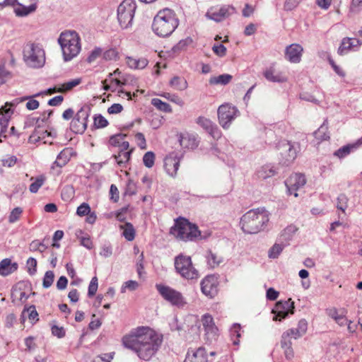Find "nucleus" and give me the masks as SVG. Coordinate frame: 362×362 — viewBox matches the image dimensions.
Segmentation results:
<instances>
[{
    "label": "nucleus",
    "mask_w": 362,
    "mask_h": 362,
    "mask_svg": "<svg viewBox=\"0 0 362 362\" xmlns=\"http://www.w3.org/2000/svg\"><path fill=\"white\" fill-rule=\"evenodd\" d=\"M127 64L132 69H142L148 64V60L145 58L134 59L132 57L127 58Z\"/></svg>",
    "instance_id": "nucleus-32"
},
{
    "label": "nucleus",
    "mask_w": 362,
    "mask_h": 362,
    "mask_svg": "<svg viewBox=\"0 0 362 362\" xmlns=\"http://www.w3.org/2000/svg\"><path fill=\"white\" fill-rule=\"evenodd\" d=\"M72 149L71 148H64L62 150L59 154L57 156V158L54 162V163L59 167L64 166L70 160L71 156Z\"/></svg>",
    "instance_id": "nucleus-28"
},
{
    "label": "nucleus",
    "mask_w": 362,
    "mask_h": 362,
    "mask_svg": "<svg viewBox=\"0 0 362 362\" xmlns=\"http://www.w3.org/2000/svg\"><path fill=\"white\" fill-rule=\"evenodd\" d=\"M25 314H28V318L32 323L38 321V313L36 311L35 307L34 305H31L27 309H24L22 313V316L24 317Z\"/></svg>",
    "instance_id": "nucleus-43"
},
{
    "label": "nucleus",
    "mask_w": 362,
    "mask_h": 362,
    "mask_svg": "<svg viewBox=\"0 0 362 362\" xmlns=\"http://www.w3.org/2000/svg\"><path fill=\"white\" fill-rule=\"evenodd\" d=\"M90 213V206L87 203L81 204L77 208V210H76V214L80 216L88 215Z\"/></svg>",
    "instance_id": "nucleus-54"
},
{
    "label": "nucleus",
    "mask_w": 362,
    "mask_h": 362,
    "mask_svg": "<svg viewBox=\"0 0 362 362\" xmlns=\"http://www.w3.org/2000/svg\"><path fill=\"white\" fill-rule=\"evenodd\" d=\"M303 48L298 44L288 46L285 51L286 59L291 63H299L301 59Z\"/></svg>",
    "instance_id": "nucleus-20"
},
{
    "label": "nucleus",
    "mask_w": 362,
    "mask_h": 362,
    "mask_svg": "<svg viewBox=\"0 0 362 362\" xmlns=\"http://www.w3.org/2000/svg\"><path fill=\"white\" fill-rule=\"evenodd\" d=\"M18 4V7L14 9L15 13L18 16H25L34 12L37 8L36 4H33L29 6H25L19 4Z\"/></svg>",
    "instance_id": "nucleus-35"
},
{
    "label": "nucleus",
    "mask_w": 362,
    "mask_h": 362,
    "mask_svg": "<svg viewBox=\"0 0 362 362\" xmlns=\"http://www.w3.org/2000/svg\"><path fill=\"white\" fill-rule=\"evenodd\" d=\"M98 278L96 276H94L91 279V281L88 286V296L89 297L93 296L98 290Z\"/></svg>",
    "instance_id": "nucleus-52"
},
{
    "label": "nucleus",
    "mask_w": 362,
    "mask_h": 362,
    "mask_svg": "<svg viewBox=\"0 0 362 362\" xmlns=\"http://www.w3.org/2000/svg\"><path fill=\"white\" fill-rule=\"evenodd\" d=\"M18 103V99H16L11 103H6L5 105L0 108V125L1 127L0 138L6 137V132L8 124L13 113V110L11 109V107L15 106Z\"/></svg>",
    "instance_id": "nucleus-14"
},
{
    "label": "nucleus",
    "mask_w": 362,
    "mask_h": 362,
    "mask_svg": "<svg viewBox=\"0 0 362 362\" xmlns=\"http://www.w3.org/2000/svg\"><path fill=\"white\" fill-rule=\"evenodd\" d=\"M29 249L31 252L38 251L42 253L46 250L47 246L38 240H35L30 243Z\"/></svg>",
    "instance_id": "nucleus-46"
},
{
    "label": "nucleus",
    "mask_w": 362,
    "mask_h": 362,
    "mask_svg": "<svg viewBox=\"0 0 362 362\" xmlns=\"http://www.w3.org/2000/svg\"><path fill=\"white\" fill-rule=\"evenodd\" d=\"M348 200L349 199L345 194H339L337 197V208L342 212H345L348 207Z\"/></svg>",
    "instance_id": "nucleus-47"
},
{
    "label": "nucleus",
    "mask_w": 362,
    "mask_h": 362,
    "mask_svg": "<svg viewBox=\"0 0 362 362\" xmlns=\"http://www.w3.org/2000/svg\"><path fill=\"white\" fill-rule=\"evenodd\" d=\"M81 78H77L65 82L58 88V92L64 93L71 90L74 87L78 86L81 83Z\"/></svg>",
    "instance_id": "nucleus-39"
},
{
    "label": "nucleus",
    "mask_w": 362,
    "mask_h": 362,
    "mask_svg": "<svg viewBox=\"0 0 362 362\" xmlns=\"http://www.w3.org/2000/svg\"><path fill=\"white\" fill-rule=\"evenodd\" d=\"M218 281L214 275H208L201 281L202 292L211 298L218 293Z\"/></svg>",
    "instance_id": "nucleus-17"
},
{
    "label": "nucleus",
    "mask_w": 362,
    "mask_h": 362,
    "mask_svg": "<svg viewBox=\"0 0 362 362\" xmlns=\"http://www.w3.org/2000/svg\"><path fill=\"white\" fill-rule=\"evenodd\" d=\"M180 156L177 153L173 152L165 158L164 167L166 173L175 177L180 166Z\"/></svg>",
    "instance_id": "nucleus-19"
},
{
    "label": "nucleus",
    "mask_w": 362,
    "mask_h": 362,
    "mask_svg": "<svg viewBox=\"0 0 362 362\" xmlns=\"http://www.w3.org/2000/svg\"><path fill=\"white\" fill-rule=\"evenodd\" d=\"M328 315L334 319L335 322L340 326H343L346 324V319L343 313H339V311L336 308H331L327 312Z\"/></svg>",
    "instance_id": "nucleus-34"
},
{
    "label": "nucleus",
    "mask_w": 362,
    "mask_h": 362,
    "mask_svg": "<svg viewBox=\"0 0 362 362\" xmlns=\"http://www.w3.org/2000/svg\"><path fill=\"white\" fill-rule=\"evenodd\" d=\"M11 78V73L4 66H0V86Z\"/></svg>",
    "instance_id": "nucleus-62"
},
{
    "label": "nucleus",
    "mask_w": 362,
    "mask_h": 362,
    "mask_svg": "<svg viewBox=\"0 0 362 362\" xmlns=\"http://www.w3.org/2000/svg\"><path fill=\"white\" fill-rule=\"evenodd\" d=\"M23 60L32 68L42 67L45 63V52L39 43L27 42L23 49Z\"/></svg>",
    "instance_id": "nucleus-5"
},
{
    "label": "nucleus",
    "mask_w": 362,
    "mask_h": 362,
    "mask_svg": "<svg viewBox=\"0 0 362 362\" xmlns=\"http://www.w3.org/2000/svg\"><path fill=\"white\" fill-rule=\"evenodd\" d=\"M124 346L136 353L139 358L148 361L158 350L161 338L148 327H139L122 339Z\"/></svg>",
    "instance_id": "nucleus-1"
},
{
    "label": "nucleus",
    "mask_w": 362,
    "mask_h": 362,
    "mask_svg": "<svg viewBox=\"0 0 362 362\" xmlns=\"http://www.w3.org/2000/svg\"><path fill=\"white\" fill-rule=\"evenodd\" d=\"M287 245L284 243H276L269 250L268 252V256L269 258L272 259H276L277 258L279 255L281 253L283 250L286 247Z\"/></svg>",
    "instance_id": "nucleus-38"
},
{
    "label": "nucleus",
    "mask_w": 362,
    "mask_h": 362,
    "mask_svg": "<svg viewBox=\"0 0 362 362\" xmlns=\"http://www.w3.org/2000/svg\"><path fill=\"white\" fill-rule=\"evenodd\" d=\"M269 220V212L264 208H258L246 212L241 217L240 225L244 233L255 234L265 228Z\"/></svg>",
    "instance_id": "nucleus-2"
},
{
    "label": "nucleus",
    "mask_w": 362,
    "mask_h": 362,
    "mask_svg": "<svg viewBox=\"0 0 362 362\" xmlns=\"http://www.w3.org/2000/svg\"><path fill=\"white\" fill-rule=\"evenodd\" d=\"M179 25V21L173 11L165 8L154 17L152 24L153 32L159 37L170 36Z\"/></svg>",
    "instance_id": "nucleus-3"
},
{
    "label": "nucleus",
    "mask_w": 362,
    "mask_h": 362,
    "mask_svg": "<svg viewBox=\"0 0 362 362\" xmlns=\"http://www.w3.org/2000/svg\"><path fill=\"white\" fill-rule=\"evenodd\" d=\"M212 49L220 57H224L226 54V48L221 44L214 45Z\"/></svg>",
    "instance_id": "nucleus-58"
},
{
    "label": "nucleus",
    "mask_w": 362,
    "mask_h": 362,
    "mask_svg": "<svg viewBox=\"0 0 362 362\" xmlns=\"http://www.w3.org/2000/svg\"><path fill=\"white\" fill-rule=\"evenodd\" d=\"M306 182L304 175L295 173L291 175L286 181L285 185L288 194H293L295 197L298 196L297 191L303 187Z\"/></svg>",
    "instance_id": "nucleus-16"
},
{
    "label": "nucleus",
    "mask_w": 362,
    "mask_h": 362,
    "mask_svg": "<svg viewBox=\"0 0 362 362\" xmlns=\"http://www.w3.org/2000/svg\"><path fill=\"white\" fill-rule=\"evenodd\" d=\"M22 213L23 209L21 207L14 208L10 213V215L8 216V222L10 223H13L18 221Z\"/></svg>",
    "instance_id": "nucleus-48"
},
{
    "label": "nucleus",
    "mask_w": 362,
    "mask_h": 362,
    "mask_svg": "<svg viewBox=\"0 0 362 362\" xmlns=\"http://www.w3.org/2000/svg\"><path fill=\"white\" fill-rule=\"evenodd\" d=\"M151 104L153 106H155L158 110L163 111L164 112H172V108L170 105L168 103L163 102L158 98H153L151 100Z\"/></svg>",
    "instance_id": "nucleus-41"
},
{
    "label": "nucleus",
    "mask_w": 362,
    "mask_h": 362,
    "mask_svg": "<svg viewBox=\"0 0 362 362\" xmlns=\"http://www.w3.org/2000/svg\"><path fill=\"white\" fill-rule=\"evenodd\" d=\"M176 272L187 280L197 279L199 277L198 270L194 267L192 259L189 256L180 255L175 259Z\"/></svg>",
    "instance_id": "nucleus-7"
},
{
    "label": "nucleus",
    "mask_w": 362,
    "mask_h": 362,
    "mask_svg": "<svg viewBox=\"0 0 362 362\" xmlns=\"http://www.w3.org/2000/svg\"><path fill=\"white\" fill-rule=\"evenodd\" d=\"M90 109L87 107H81L76 113L70 124V129L76 134H83L87 128V120L89 117Z\"/></svg>",
    "instance_id": "nucleus-12"
},
{
    "label": "nucleus",
    "mask_w": 362,
    "mask_h": 362,
    "mask_svg": "<svg viewBox=\"0 0 362 362\" xmlns=\"http://www.w3.org/2000/svg\"><path fill=\"white\" fill-rule=\"evenodd\" d=\"M179 142L182 148L187 149H194L199 144L197 136L189 133L180 134L179 135Z\"/></svg>",
    "instance_id": "nucleus-22"
},
{
    "label": "nucleus",
    "mask_w": 362,
    "mask_h": 362,
    "mask_svg": "<svg viewBox=\"0 0 362 362\" xmlns=\"http://www.w3.org/2000/svg\"><path fill=\"white\" fill-rule=\"evenodd\" d=\"M155 154L152 151L146 152L143 157V162L146 167L150 168L154 165Z\"/></svg>",
    "instance_id": "nucleus-49"
},
{
    "label": "nucleus",
    "mask_w": 362,
    "mask_h": 362,
    "mask_svg": "<svg viewBox=\"0 0 362 362\" xmlns=\"http://www.w3.org/2000/svg\"><path fill=\"white\" fill-rule=\"evenodd\" d=\"M74 194L73 187L70 186L65 187L62 192V197L63 199L67 200L71 198Z\"/></svg>",
    "instance_id": "nucleus-64"
},
{
    "label": "nucleus",
    "mask_w": 362,
    "mask_h": 362,
    "mask_svg": "<svg viewBox=\"0 0 362 362\" xmlns=\"http://www.w3.org/2000/svg\"><path fill=\"white\" fill-rule=\"evenodd\" d=\"M54 274L52 271H47L43 278L42 286L44 288H47L50 287L54 281Z\"/></svg>",
    "instance_id": "nucleus-50"
},
{
    "label": "nucleus",
    "mask_w": 362,
    "mask_h": 362,
    "mask_svg": "<svg viewBox=\"0 0 362 362\" xmlns=\"http://www.w3.org/2000/svg\"><path fill=\"white\" fill-rule=\"evenodd\" d=\"M12 297L15 300L18 299L22 303H24L26 301V300L28 298V296L26 295V293L21 290H14V291L12 293Z\"/></svg>",
    "instance_id": "nucleus-59"
},
{
    "label": "nucleus",
    "mask_w": 362,
    "mask_h": 362,
    "mask_svg": "<svg viewBox=\"0 0 362 362\" xmlns=\"http://www.w3.org/2000/svg\"><path fill=\"white\" fill-rule=\"evenodd\" d=\"M57 42L60 45L64 62L72 60L81 50V37L75 30H67L62 32Z\"/></svg>",
    "instance_id": "nucleus-4"
},
{
    "label": "nucleus",
    "mask_w": 362,
    "mask_h": 362,
    "mask_svg": "<svg viewBox=\"0 0 362 362\" xmlns=\"http://www.w3.org/2000/svg\"><path fill=\"white\" fill-rule=\"evenodd\" d=\"M297 230L298 228L296 226L293 224L288 226L281 231L278 238V242L284 243L288 245L289 242L293 239Z\"/></svg>",
    "instance_id": "nucleus-27"
},
{
    "label": "nucleus",
    "mask_w": 362,
    "mask_h": 362,
    "mask_svg": "<svg viewBox=\"0 0 362 362\" xmlns=\"http://www.w3.org/2000/svg\"><path fill=\"white\" fill-rule=\"evenodd\" d=\"M232 79V76L228 74L219 75L218 76L211 77L209 83L211 85H227Z\"/></svg>",
    "instance_id": "nucleus-37"
},
{
    "label": "nucleus",
    "mask_w": 362,
    "mask_h": 362,
    "mask_svg": "<svg viewBox=\"0 0 362 362\" xmlns=\"http://www.w3.org/2000/svg\"><path fill=\"white\" fill-rule=\"evenodd\" d=\"M208 265L211 268L218 267L220 264L223 262V257L218 255L216 253L213 252L211 250L207 251L206 255Z\"/></svg>",
    "instance_id": "nucleus-30"
},
{
    "label": "nucleus",
    "mask_w": 362,
    "mask_h": 362,
    "mask_svg": "<svg viewBox=\"0 0 362 362\" xmlns=\"http://www.w3.org/2000/svg\"><path fill=\"white\" fill-rule=\"evenodd\" d=\"M170 233L177 239L185 241L192 240L200 235L197 227L184 218L175 222L170 229Z\"/></svg>",
    "instance_id": "nucleus-6"
},
{
    "label": "nucleus",
    "mask_w": 362,
    "mask_h": 362,
    "mask_svg": "<svg viewBox=\"0 0 362 362\" xmlns=\"http://www.w3.org/2000/svg\"><path fill=\"white\" fill-rule=\"evenodd\" d=\"M202 323L205 331L206 339L208 341L215 339L218 328L215 325L213 317L209 314H205L202 317Z\"/></svg>",
    "instance_id": "nucleus-18"
},
{
    "label": "nucleus",
    "mask_w": 362,
    "mask_h": 362,
    "mask_svg": "<svg viewBox=\"0 0 362 362\" xmlns=\"http://www.w3.org/2000/svg\"><path fill=\"white\" fill-rule=\"evenodd\" d=\"M18 264L12 262L9 258H6L0 262V275L6 276L18 269Z\"/></svg>",
    "instance_id": "nucleus-26"
},
{
    "label": "nucleus",
    "mask_w": 362,
    "mask_h": 362,
    "mask_svg": "<svg viewBox=\"0 0 362 362\" xmlns=\"http://www.w3.org/2000/svg\"><path fill=\"white\" fill-rule=\"evenodd\" d=\"M238 110L228 103L219 106L218 109V117L220 124L224 129H228L231 122L238 116Z\"/></svg>",
    "instance_id": "nucleus-11"
},
{
    "label": "nucleus",
    "mask_w": 362,
    "mask_h": 362,
    "mask_svg": "<svg viewBox=\"0 0 362 362\" xmlns=\"http://www.w3.org/2000/svg\"><path fill=\"white\" fill-rule=\"evenodd\" d=\"M361 45V42L356 38L346 37L342 40L341 46L339 48V53L344 54L349 51H355Z\"/></svg>",
    "instance_id": "nucleus-24"
},
{
    "label": "nucleus",
    "mask_w": 362,
    "mask_h": 362,
    "mask_svg": "<svg viewBox=\"0 0 362 362\" xmlns=\"http://www.w3.org/2000/svg\"><path fill=\"white\" fill-rule=\"evenodd\" d=\"M197 123L204 129L214 139H218L221 132L216 124H214L209 119L204 117H199Z\"/></svg>",
    "instance_id": "nucleus-21"
},
{
    "label": "nucleus",
    "mask_w": 362,
    "mask_h": 362,
    "mask_svg": "<svg viewBox=\"0 0 362 362\" xmlns=\"http://www.w3.org/2000/svg\"><path fill=\"white\" fill-rule=\"evenodd\" d=\"M294 310V303L291 299L286 301H279L276 303L272 313L275 314L273 320L281 321L282 319L286 318L288 314H293Z\"/></svg>",
    "instance_id": "nucleus-15"
},
{
    "label": "nucleus",
    "mask_w": 362,
    "mask_h": 362,
    "mask_svg": "<svg viewBox=\"0 0 362 362\" xmlns=\"http://www.w3.org/2000/svg\"><path fill=\"white\" fill-rule=\"evenodd\" d=\"M264 76L269 81L274 83H283L287 81V77L284 73L276 71L272 67H270L264 72Z\"/></svg>",
    "instance_id": "nucleus-25"
},
{
    "label": "nucleus",
    "mask_w": 362,
    "mask_h": 362,
    "mask_svg": "<svg viewBox=\"0 0 362 362\" xmlns=\"http://www.w3.org/2000/svg\"><path fill=\"white\" fill-rule=\"evenodd\" d=\"M156 287L160 296L172 305L182 308L187 304L185 298L180 291L162 284H156Z\"/></svg>",
    "instance_id": "nucleus-9"
},
{
    "label": "nucleus",
    "mask_w": 362,
    "mask_h": 362,
    "mask_svg": "<svg viewBox=\"0 0 362 362\" xmlns=\"http://www.w3.org/2000/svg\"><path fill=\"white\" fill-rule=\"evenodd\" d=\"M277 148L282 157L284 164L288 165L296 159L298 148V144L283 140L279 142Z\"/></svg>",
    "instance_id": "nucleus-10"
},
{
    "label": "nucleus",
    "mask_w": 362,
    "mask_h": 362,
    "mask_svg": "<svg viewBox=\"0 0 362 362\" xmlns=\"http://www.w3.org/2000/svg\"><path fill=\"white\" fill-rule=\"evenodd\" d=\"M94 126L96 128H103L107 126L108 122L107 120L103 117L101 115H95L94 118Z\"/></svg>",
    "instance_id": "nucleus-51"
},
{
    "label": "nucleus",
    "mask_w": 362,
    "mask_h": 362,
    "mask_svg": "<svg viewBox=\"0 0 362 362\" xmlns=\"http://www.w3.org/2000/svg\"><path fill=\"white\" fill-rule=\"evenodd\" d=\"M135 139L137 142V145L141 148V149H146V141L144 135L142 133H137L135 135Z\"/></svg>",
    "instance_id": "nucleus-61"
},
{
    "label": "nucleus",
    "mask_w": 362,
    "mask_h": 362,
    "mask_svg": "<svg viewBox=\"0 0 362 362\" xmlns=\"http://www.w3.org/2000/svg\"><path fill=\"white\" fill-rule=\"evenodd\" d=\"M35 97V95L33 96H25L22 98L20 101H24L26 100H28V101L26 103V108L29 110H35L39 107L40 103L37 100L33 99V98Z\"/></svg>",
    "instance_id": "nucleus-44"
},
{
    "label": "nucleus",
    "mask_w": 362,
    "mask_h": 362,
    "mask_svg": "<svg viewBox=\"0 0 362 362\" xmlns=\"http://www.w3.org/2000/svg\"><path fill=\"white\" fill-rule=\"evenodd\" d=\"M170 86L177 90H184L187 89L188 84L184 78L180 76H174L170 81Z\"/></svg>",
    "instance_id": "nucleus-33"
},
{
    "label": "nucleus",
    "mask_w": 362,
    "mask_h": 362,
    "mask_svg": "<svg viewBox=\"0 0 362 362\" xmlns=\"http://www.w3.org/2000/svg\"><path fill=\"white\" fill-rule=\"evenodd\" d=\"M132 151V150L129 151H119L118 154L114 156V158L117 163L119 165H122V164H124L128 162V160L130 158Z\"/></svg>",
    "instance_id": "nucleus-42"
},
{
    "label": "nucleus",
    "mask_w": 362,
    "mask_h": 362,
    "mask_svg": "<svg viewBox=\"0 0 362 362\" xmlns=\"http://www.w3.org/2000/svg\"><path fill=\"white\" fill-rule=\"evenodd\" d=\"M185 362H209L205 349L199 347L195 351H189Z\"/></svg>",
    "instance_id": "nucleus-23"
},
{
    "label": "nucleus",
    "mask_w": 362,
    "mask_h": 362,
    "mask_svg": "<svg viewBox=\"0 0 362 362\" xmlns=\"http://www.w3.org/2000/svg\"><path fill=\"white\" fill-rule=\"evenodd\" d=\"M354 149H356V145L348 144L339 148L334 153V155L339 158H343Z\"/></svg>",
    "instance_id": "nucleus-40"
},
{
    "label": "nucleus",
    "mask_w": 362,
    "mask_h": 362,
    "mask_svg": "<svg viewBox=\"0 0 362 362\" xmlns=\"http://www.w3.org/2000/svg\"><path fill=\"white\" fill-rule=\"evenodd\" d=\"M45 177L43 175L37 177L35 181L30 185L29 189L32 193H36L39 189L43 185Z\"/></svg>",
    "instance_id": "nucleus-45"
},
{
    "label": "nucleus",
    "mask_w": 362,
    "mask_h": 362,
    "mask_svg": "<svg viewBox=\"0 0 362 362\" xmlns=\"http://www.w3.org/2000/svg\"><path fill=\"white\" fill-rule=\"evenodd\" d=\"M139 284L136 281H126L124 284L122 286L121 291L122 293H124L127 288L130 291H134L137 288Z\"/></svg>",
    "instance_id": "nucleus-57"
},
{
    "label": "nucleus",
    "mask_w": 362,
    "mask_h": 362,
    "mask_svg": "<svg viewBox=\"0 0 362 362\" xmlns=\"http://www.w3.org/2000/svg\"><path fill=\"white\" fill-rule=\"evenodd\" d=\"M276 173L275 170L270 165H264L257 172V177L260 179H267L274 176Z\"/></svg>",
    "instance_id": "nucleus-36"
},
{
    "label": "nucleus",
    "mask_w": 362,
    "mask_h": 362,
    "mask_svg": "<svg viewBox=\"0 0 362 362\" xmlns=\"http://www.w3.org/2000/svg\"><path fill=\"white\" fill-rule=\"evenodd\" d=\"M28 272L30 275L36 272L37 261L35 258L30 257L27 260Z\"/></svg>",
    "instance_id": "nucleus-56"
},
{
    "label": "nucleus",
    "mask_w": 362,
    "mask_h": 362,
    "mask_svg": "<svg viewBox=\"0 0 362 362\" xmlns=\"http://www.w3.org/2000/svg\"><path fill=\"white\" fill-rule=\"evenodd\" d=\"M362 7V0H352L350 5V11L352 13H358Z\"/></svg>",
    "instance_id": "nucleus-63"
},
{
    "label": "nucleus",
    "mask_w": 362,
    "mask_h": 362,
    "mask_svg": "<svg viewBox=\"0 0 362 362\" xmlns=\"http://www.w3.org/2000/svg\"><path fill=\"white\" fill-rule=\"evenodd\" d=\"M136 8L134 0H124L118 6L117 19L122 28H127L132 24Z\"/></svg>",
    "instance_id": "nucleus-8"
},
{
    "label": "nucleus",
    "mask_w": 362,
    "mask_h": 362,
    "mask_svg": "<svg viewBox=\"0 0 362 362\" xmlns=\"http://www.w3.org/2000/svg\"><path fill=\"white\" fill-rule=\"evenodd\" d=\"M119 229L122 230V235L127 240L132 241L134 239L136 231L132 223L126 222L119 226Z\"/></svg>",
    "instance_id": "nucleus-29"
},
{
    "label": "nucleus",
    "mask_w": 362,
    "mask_h": 362,
    "mask_svg": "<svg viewBox=\"0 0 362 362\" xmlns=\"http://www.w3.org/2000/svg\"><path fill=\"white\" fill-rule=\"evenodd\" d=\"M235 12V8L233 6L223 5L218 9L211 7L206 13L205 17L209 20L219 23L230 16Z\"/></svg>",
    "instance_id": "nucleus-13"
},
{
    "label": "nucleus",
    "mask_w": 362,
    "mask_h": 362,
    "mask_svg": "<svg viewBox=\"0 0 362 362\" xmlns=\"http://www.w3.org/2000/svg\"><path fill=\"white\" fill-rule=\"evenodd\" d=\"M291 337L286 332H284L281 335V346L286 347V346H292V341H291Z\"/></svg>",
    "instance_id": "nucleus-60"
},
{
    "label": "nucleus",
    "mask_w": 362,
    "mask_h": 362,
    "mask_svg": "<svg viewBox=\"0 0 362 362\" xmlns=\"http://www.w3.org/2000/svg\"><path fill=\"white\" fill-rule=\"evenodd\" d=\"M314 136L320 141L329 139L327 120H325L318 129L314 132Z\"/></svg>",
    "instance_id": "nucleus-31"
},
{
    "label": "nucleus",
    "mask_w": 362,
    "mask_h": 362,
    "mask_svg": "<svg viewBox=\"0 0 362 362\" xmlns=\"http://www.w3.org/2000/svg\"><path fill=\"white\" fill-rule=\"evenodd\" d=\"M102 54V49L100 47H96L93 49L87 58L88 63H92L95 61Z\"/></svg>",
    "instance_id": "nucleus-55"
},
{
    "label": "nucleus",
    "mask_w": 362,
    "mask_h": 362,
    "mask_svg": "<svg viewBox=\"0 0 362 362\" xmlns=\"http://www.w3.org/2000/svg\"><path fill=\"white\" fill-rule=\"evenodd\" d=\"M125 137H126L125 134L114 135V136L110 137V144L112 146L119 147V146L121 145L122 141H124Z\"/></svg>",
    "instance_id": "nucleus-53"
}]
</instances>
